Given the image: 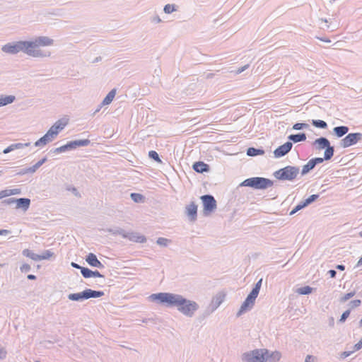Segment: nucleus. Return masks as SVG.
I'll return each instance as SVG.
<instances>
[{"label":"nucleus","instance_id":"1","mask_svg":"<svg viewBox=\"0 0 362 362\" xmlns=\"http://www.w3.org/2000/svg\"><path fill=\"white\" fill-rule=\"evenodd\" d=\"M54 44V40L47 36H39L32 40H21L15 42H8L1 47V51L9 54H16L23 52L33 57H49L51 55L49 51L40 49V47L51 46Z\"/></svg>","mask_w":362,"mask_h":362},{"label":"nucleus","instance_id":"2","mask_svg":"<svg viewBox=\"0 0 362 362\" xmlns=\"http://www.w3.org/2000/svg\"><path fill=\"white\" fill-rule=\"evenodd\" d=\"M148 298L152 302H156L168 308L175 307L180 313L189 317H192L199 308L197 302L173 293H153Z\"/></svg>","mask_w":362,"mask_h":362},{"label":"nucleus","instance_id":"3","mask_svg":"<svg viewBox=\"0 0 362 362\" xmlns=\"http://www.w3.org/2000/svg\"><path fill=\"white\" fill-rule=\"evenodd\" d=\"M272 180L262 177H254L245 180L240 186L250 187L255 189H266L273 185Z\"/></svg>","mask_w":362,"mask_h":362},{"label":"nucleus","instance_id":"4","mask_svg":"<svg viewBox=\"0 0 362 362\" xmlns=\"http://www.w3.org/2000/svg\"><path fill=\"white\" fill-rule=\"evenodd\" d=\"M269 350L266 349H255L242 355L243 362H267Z\"/></svg>","mask_w":362,"mask_h":362},{"label":"nucleus","instance_id":"5","mask_svg":"<svg viewBox=\"0 0 362 362\" xmlns=\"http://www.w3.org/2000/svg\"><path fill=\"white\" fill-rule=\"evenodd\" d=\"M299 171L297 166L287 165L275 171L273 175L277 180L292 181L297 177Z\"/></svg>","mask_w":362,"mask_h":362},{"label":"nucleus","instance_id":"6","mask_svg":"<svg viewBox=\"0 0 362 362\" xmlns=\"http://www.w3.org/2000/svg\"><path fill=\"white\" fill-rule=\"evenodd\" d=\"M200 199L203 203V213L205 216L209 215L216 209V201L212 195L204 194Z\"/></svg>","mask_w":362,"mask_h":362},{"label":"nucleus","instance_id":"7","mask_svg":"<svg viewBox=\"0 0 362 362\" xmlns=\"http://www.w3.org/2000/svg\"><path fill=\"white\" fill-rule=\"evenodd\" d=\"M362 139L361 133H350L348 134L344 139L340 141V146L343 148L349 147L356 144L358 141Z\"/></svg>","mask_w":362,"mask_h":362},{"label":"nucleus","instance_id":"8","mask_svg":"<svg viewBox=\"0 0 362 362\" xmlns=\"http://www.w3.org/2000/svg\"><path fill=\"white\" fill-rule=\"evenodd\" d=\"M293 147V144L291 141H286L283 145L279 146L274 151V156L276 158H281L286 156Z\"/></svg>","mask_w":362,"mask_h":362},{"label":"nucleus","instance_id":"9","mask_svg":"<svg viewBox=\"0 0 362 362\" xmlns=\"http://www.w3.org/2000/svg\"><path fill=\"white\" fill-rule=\"evenodd\" d=\"M185 214L190 221H195L197 218V205L192 202L185 207Z\"/></svg>","mask_w":362,"mask_h":362},{"label":"nucleus","instance_id":"10","mask_svg":"<svg viewBox=\"0 0 362 362\" xmlns=\"http://www.w3.org/2000/svg\"><path fill=\"white\" fill-rule=\"evenodd\" d=\"M86 262L92 267H97L99 269L105 268V266L99 261L97 256L93 253H89L86 257Z\"/></svg>","mask_w":362,"mask_h":362},{"label":"nucleus","instance_id":"11","mask_svg":"<svg viewBox=\"0 0 362 362\" xmlns=\"http://www.w3.org/2000/svg\"><path fill=\"white\" fill-rule=\"evenodd\" d=\"M55 135L51 132L49 129L47 132V133L39 139L35 143V146H42L46 145L47 143L52 141L54 138Z\"/></svg>","mask_w":362,"mask_h":362},{"label":"nucleus","instance_id":"12","mask_svg":"<svg viewBox=\"0 0 362 362\" xmlns=\"http://www.w3.org/2000/svg\"><path fill=\"white\" fill-rule=\"evenodd\" d=\"M30 206V199L29 198H16V209H21L25 212L28 210Z\"/></svg>","mask_w":362,"mask_h":362},{"label":"nucleus","instance_id":"13","mask_svg":"<svg viewBox=\"0 0 362 362\" xmlns=\"http://www.w3.org/2000/svg\"><path fill=\"white\" fill-rule=\"evenodd\" d=\"M192 169L199 173H208L210 171V166L203 161H197L192 165Z\"/></svg>","mask_w":362,"mask_h":362},{"label":"nucleus","instance_id":"14","mask_svg":"<svg viewBox=\"0 0 362 362\" xmlns=\"http://www.w3.org/2000/svg\"><path fill=\"white\" fill-rule=\"evenodd\" d=\"M330 145V142L326 137L321 136L320 138L316 139L313 142V146H315L317 150L325 149L327 146Z\"/></svg>","mask_w":362,"mask_h":362},{"label":"nucleus","instance_id":"15","mask_svg":"<svg viewBox=\"0 0 362 362\" xmlns=\"http://www.w3.org/2000/svg\"><path fill=\"white\" fill-rule=\"evenodd\" d=\"M124 238L129 239L131 241H134L136 243H143L146 241V238L145 236L141 235L138 233H134V232H131V233L126 232Z\"/></svg>","mask_w":362,"mask_h":362},{"label":"nucleus","instance_id":"16","mask_svg":"<svg viewBox=\"0 0 362 362\" xmlns=\"http://www.w3.org/2000/svg\"><path fill=\"white\" fill-rule=\"evenodd\" d=\"M254 305L255 302L246 298L245 300L242 303L240 310L237 313V317H240L242 314L252 309Z\"/></svg>","mask_w":362,"mask_h":362},{"label":"nucleus","instance_id":"17","mask_svg":"<svg viewBox=\"0 0 362 362\" xmlns=\"http://www.w3.org/2000/svg\"><path fill=\"white\" fill-rule=\"evenodd\" d=\"M86 290L80 293H70L68 295V298L72 301H83L87 300Z\"/></svg>","mask_w":362,"mask_h":362},{"label":"nucleus","instance_id":"18","mask_svg":"<svg viewBox=\"0 0 362 362\" xmlns=\"http://www.w3.org/2000/svg\"><path fill=\"white\" fill-rule=\"evenodd\" d=\"M66 122H62V120L57 121L50 128L49 130L57 136L60 131H62L65 126Z\"/></svg>","mask_w":362,"mask_h":362},{"label":"nucleus","instance_id":"19","mask_svg":"<svg viewBox=\"0 0 362 362\" xmlns=\"http://www.w3.org/2000/svg\"><path fill=\"white\" fill-rule=\"evenodd\" d=\"M349 130V129L346 126H338V127H334L333 133L337 137L341 138L343 136H344L345 134H346L348 133Z\"/></svg>","mask_w":362,"mask_h":362},{"label":"nucleus","instance_id":"20","mask_svg":"<svg viewBox=\"0 0 362 362\" xmlns=\"http://www.w3.org/2000/svg\"><path fill=\"white\" fill-rule=\"evenodd\" d=\"M306 134L303 132L298 133L296 134H290L288 136V140L293 143L304 141L306 140Z\"/></svg>","mask_w":362,"mask_h":362},{"label":"nucleus","instance_id":"21","mask_svg":"<svg viewBox=\"0 0 362 362\" xmlns=\"http://www.w3.org/2000/svg\"><path fill=\"white\" fill-rule=\"evenodd\" d=\"M86 298H96L104 296V292L102 291H95L90 288H86Z\"/></svg>","mask_w":362,"mask_h":362},{"label":"nucleus","instance_id":"22","mask_svg":"<svg viewBox=\"0 0 362 362\" xmlns=\"http://www.w3.org/2000/svg\"><path fill=\"white\" fill-rule=\"evenodd\" d=\"M16 100V97L14 95H0V107H3L7 105L8 104H11Z\"/></svg>","mask_w":362,"mask_h":362},{"label":"nucleus","instance_id":"23","mask_svg":"<svg viewBox=\"0 0 362 362\" xmlns=\"http://www.w3.org/2000/svg\"><path fill=\"white\" fill-rule=\"evenodd\" d=\"M70 142L71 144L73 150L77 148L78 147H81V146H88L90 144V141L88 139L74 140V141H71Z\"/></svg>","mask_w":362,"mask_h":362},{"label":"nucleus","instance_id":"24","mask_svg":"<svg viewBox=\"0 0 362 362\" xmlns=\"http://www.w3.org/2000/svg\"><path fill=\"white\" fill-rule=\"evenodd\" d=\"M264 151L262 149V148H256L255 147H249L247 149V156H259V155H264Z\"/></svg>","mask_w":362,"mask_h":362},{"label":"nucleus","instance_id":"25","mask_svg":"<svg viewBox=\"0 0 362 362\" xmlns=\"http://www.w3.org/2000/svg\"><path fill=\"white\" fill-rule=\"evenodd\" d=\"M116 95V89L111 90L101 103V105H107L112 103Z\"/></svg>","mask_w":362,"mask_h":362},{"label":"nucleus","instance_id":"26","mask_svg":"<svg viewBox=\"0 0 362 362\" xmlns=\"http://www.w3.org/2000/svg\"><path fill=\"white\" fill-rule=\"evenodd\" d=\"M22 254H23V255H24L27 257H29V258L32 259L33 260L40 261V255L34 253L33 251H31L28 249L23 250L22 252Z\"/></svg>","mask_w":362,"mask_h":362},{"label":"nucleus","instance_id":"27","mask_svg":"<svg viewBox=\"0 0 362 362\" xmlns=\"http://www.w3.org/2000/svg\"><path fill=\"white\" fill-rule=\"evenodd\" d=\"M315 165L313 164V161L310 160L305 165L303 166L300 174L302 176H304L309 173L313 169H314Z\"/></svg>","mask_w":362,"mask_h":362},{"label":"nucleus","instance_id":"28","mask_svg":"<svg viewBox=\"0 0 362 362\" xmlns=\"http://www.w3.org/2000/svg\"><path fill=\"white\" fill-rule=\"evenodd\" d=\"M72 146L70 141H69L65 145H63L60 147L56 148L53 150V153H61L69 151H72Z\"/></svg>","mask_w":362,"mask_h":362},{"label":"nucleus","instance_id":"29","mask_svg":"<svg viewBox=\"0 0 362 362\" xmlns=\"http://www.w3.org/2000/svg\"><path fill=\"white\" fill-rule=\"evenodd\" d=\"M334 146L329 145V146H327L325 149V152H324V159L325 160H330L333 156H334Z\"/></svg>","mask_w":362,"mask_h":362},{"label":"nucleus","instance_id":"30","mask_svg":"<svg viewBox=\"0 0 362 362\" xmlns=\"http://www.w3.org/2000/svg\"><path fill=\"white\" fill-rule=\"evenodd\" d=\"M107 231L112 235H119L123 238L125 237L126 234V231L124 229L118 227L107 228Z\"/></svg>","mask_w":362,"mask_h":362},{"label":"nucleus","instance_id":"31","mask_svg":"<svg viewBox=\"0 0 362 362\" xmlns=\"http://www.w3.org/2000/svg\"><path fill=\"white\" fill-rule=\"evenodd\" d=\"M130 197L136 203H143L145 201V197L139 193L132 192Z\"/></svg>","mask_w":362,"mask_h":362},{"label":"nucleus","instance_id":"32","mask_svg":"<svg viewBox=\"0 0 362 362\" xmlns=\"http://www.w3.org/2000/svg\"><path fill=\"white\" fill-rule=\"evenodd\" d=\"M312 124L320 129H326L327 127V124L325 121L321 119H313L311 122Z\"/></svg>","mask_w":362,"mask_h":362},{"label":"nucleus","instance_id":"33","mask_svg":"<svg viewBox=\"0 0 362 362\" xmlns=\"http://www.w3.org/2000/svg\"><path fill=\"white\" fill-rule=\"evenodd\" d=\"M281 358V354L279 351H274L270 353L269 351V358L267 362H276L279 361Z\"/></svg>","mask_w":362,"mask_h":362},{"label":"nucleus","instance_id":"34","mask_svg":"<svg viewBox=\"0 0 362 362\" xmlns=\"http://www.w3.org/2000/svg\"><path fill=\"white\" fill-rule=\"evenodd\" d=\"M224 296L221 295L216 296L213 300V310H216L223 301Z\"/></svg>","mask_w":362,"mask_h":362},{"label":"nucleus","instance_id":"35","mask_svg":"<svg viewBox=\"0 0 362 362\" xmlns=\"http://www.w3.org/2000/svg\"><path fill=\"white\" fill-rule=\"evenodd\" d=\"M313 291V288H311L309 286H303L300 288H298L296 291V292L300 295H308L311 293Z\"/></svg>","mask_w":362,"mask_h":362},{"label":"nucleus","instance_id":"36","mask_svg":"<svg viewBox=\"0 0 362 362\" xmlns=\"http://www.w3.org/2000/svg\"><path fill=\"white\" fill-rule=\"evenodd\" d=\"M355 294H356L355 291L347 293L339 298V302L341 303H344L346 302L348 300H349L350 298H351L352 297H354L355 296Z\"/></svg>","mask_w":362,"mask_h":362},{"label":"nucleus","instance_id":"37","mask_svg":"<svg viewBox=\"0 0 362 362\" xmlns=\"http://www.w3.org/2000/svg\"><path fill=\"white\" fill-rule=\"evenodd\" d=\"M163 11L165 13L170 14L177 11V6L175 4H166L163 8Z\"/></svg>","mask_w":362,"mask_h":362},{"label":"nucleus","instance_id":"38","mask_svg":"<svg viewBox=\"0 0 362 362\" xmlns=\"http://www.w3.org/2000/svg\"><path fill=\"white\" fill-rule=\"evenodd\" d=\"M319 197V194H312L310 197H308L307 199H305L303 202L305 204V206H308L309 204L314 202L315 200H317Z\"/></svg>","mask_w":362,"mask_h":362},{"label":"nucleus","instance_id":"39","mask_svg":"<svg viewBox=\"0 0 362 362\" xmlns=\"http://www.w3.org/2000/svg\"><path fill=\"white\" fill-rule=\"evenodd\" d=\"M361 305V300L359 299L353 300L348 304L349 309L350 311L354 308L359 307Z\"/></svg>","mask_w":362,"mask_h":362},{"label":"nucleus","instance_id":"40","mask_svg":"<svg viewBox=\"0 0 362 362\" xmlns=\"http://www.w3.org/2000/svg\"><path fill=\"white\" fill-rule=\"evenodd\" d=\"M148 157L158 163H162L158 153L155 151H150L148 152Z\"/></svg>","mask_w":362,"mask_h":362},{"label":"nucleus","instance_id":"41","mask_svg":"<svg viewBox=\"0 0 362 362\" xmlns=\"http://www.w3.org/2000/svg\"><path fill=\"white\" fill-rule=\"evenodd\" d=\"M81 273L82 276L86 279L91 278L92 270L87 267H83L81 268Z\"/></svg>","mask_w":362,"mask_h":362},{"label":"nucleus","instance_id":"42","mask_svg":"<svg viewBox=\"0 0 362 362\" xmlns=\"http://www.w3.org/2000/svg\"><path fill=\"white\" fill-rule=\"evenodd\" d=\"M40 255V260H42V259H49L50 257L54 256V254L52 251L47 250H45L42 255Z\"/></svg>","mask_w":362,"mask_h":362},{"label":"nucleus","instance_id":"43","mask_svg":"<svg viewBox=\"0 0 362 362\" xmlns=\"http://www.w3.org/2000/svg\"><path fill=\"white\" fill-rule=\"evenodd\" d=\"M47 157H44L32 166V170L35 173L36 170L47 161Z\"/></svg>","mask_w":362,"mask_h":362},{"label":"nucleus","instance_id":"44","mask_svg":"<svg viewBox=\"0 0 362 362\" xmlns=\"http://www.w3.org/2000/svg\"><path fill=\"white\" fill-rule=\"evenodd\" d=\"M170 242V240L165 238H158L156 240V243L160 246L166 247L168 243Z\"/></svg>","mask_w":362,"mask_h":362},{"label":"nucleus","instance_id":"45","mask_svg":"<svg viewBox=\"0 0 362 362\" xmlns=\"http://www.w3.org/2000/svg\"><path fill=\"white\" fill-rule=\"evenodd\" d=\"M306 207L305 206V204H303V202H301L300 203H299L298 204H297L293 209L292 211L290 212V215H293L295 214L296 212H298V211L303 209V208Z\"/></svg>","mask_w":362,"mask_h":362},{"label":"nucleus","instance_id":"46","mask_svg":"<svg viewBox=\"0 0 362 362\" xmlns=\"http://www.w3.org/2000/svg\"><path fill=\"white\" fill-rule=\"evenodd\" d=\"M309 127V125L306 123H296L293 126V129L295 130H300L303 129H308Z\"/></svg>","mask_w":362,"mask_h":362},{"label":"nucleus","instance_id":"47","mask_svg":"<svg viewBox=\"0 0 362 362\" xmlns=\"http://www.w3.org/2000/svg\"><path fill=\"white\" fill-rule=\"evenodd\" d=\"M259 292H257L256 290L252 289L250 293L247 295V298L250 300H251L253 302H255V299L258 296Z\"/></svg>","mask_w":362,"mask_h":362},{"label":"nucleus","instance_id":"48","mask_svg":"<svg viewBox=\"0 0 362 362\" xmlns=\"http://www.w3.org/2000/svg\"><path fill=\"white\" fill-rule=\"evenodd\" d=\"M350 313H351L350 310H346V311H344L341 314V317H340V318L339 320V323L344 322L346 320V319L349 317Z\"/></svg>","mask_w":362,"mask_h":362},{"label":"nucleus","instance_id":"49","mask_svg":"<svg viewBox=\"0 0 362 362\" xmlns=\"http://www.w3.org/2000/svg\"><path fill=\"white\" fill-rule=\"evenodd\" d=\"M34 170H32V166L26 168L21 169L19 172L17 173V175H23L28 173H34Z\"/></svg>","mask_w":362,"mask_h":362},{"label":"nucleus","instance_id":"50","mask_svg":"<svg viewBox=\"0 0 362 362\" xmlns=\"http://www.w3.org/2000/svg\"><path fill=\"white\" fill-rule=\"evenodd\" d=\"M29 145H30V143H25V144L16 143V144H12L11 146H12V148H13V149L14 151L16 149L23 148L25 146H28Z\"/></svg>","mask_w":362,"mask_h":362},{"label":"nucleus","instance_id":"51","mask_svg":"<svg viewBox=\"0 0 362 362\" xmlns=\"http://www.w3.org/2000/svg\"><path fill=\"white\" fill-rule=\"evenodd\" d=\"M30 269H31L30 265H29L28 264H26V263L22 264L20 267V270L23 273L28 272L30 271Z\"/></svg>","mask_w":362,"mask_h":362},{"label":"nucleus","instance_id":"52","mask_svg":"<svg viewBox=\"0 0 362 362\" xmlns=\"http://www.w3.org/2000/svg\"><path fill=\"white\" fill-rule=\"evenodd\" d=\"M16 198H8V199H4L1 202V204H5V205H11L13 204H16Z\"/></svg>","mask_w":362,"mask_h":362},{"label":"nucleus","instance_id":"53","mask_svg":"<svg viewBox=\"0 0 362 362\" xmlns=\"http://www.w3.org/2000/svg\"><path fill=\"white\" fill-rule=\"evenodd\" d=\"M313 164L316 166L317 164H320V163H323L324 160H325L324 159V158H319V157H316V158H313L312 159H310Z\"/></svg>","mask_w":362,"mask_h":362},{"label":"nucleus","instance_id":"54","mask_svg":"<svg viewBox=\"0 0 362 362\" xmlns=\"http://www.w3.org/2000/svg\"><path fill=\"white\" fill-rule=\"evenodd\" d=\"M262 279H260L255 285V286L252 288L253 290H256L257 292L259 293L261 286H262Z\"/></svg>","mask_w":362,"mask_h":362},{"label":"nucleus","instance_id":"55","mask_svg":"<svg viewBox=\"0 0 362 362\" xmlns=\"http://www.w3.org/2000/svg\"><path fill=\"white\" fill-rule=\"evenodd\" d=\"M6 356V351L0 345V359H4Z\"/></svg>","mask_w":362,"mask_h":362},{"label":"nucleus","instance_id":"56","mask_svg":"<svg viewBox=\"0 0 362 362\" xmlns=\"http://www.w3.org/2000/svg\"><path fill=\"white\" fill-rule=\"evenodd\" d=\"M91 277L104 278V275L101 274L98 270L92 271Z\"/></svg>","mask_w":362,"mask_h":362},{"label":"nucleus","instance_id":"57","mask_svg":"<svg viewBox=\"0 0 362 362\" xmlns=\"http://www.w3.org/2000/svg\"><path fill=\"white\" fill-rule=\"evenodd\" d=\"M249 67V64H246L243 66H241L240 68H238L237 70H236V74H241L242 72H243L244 71H245L247 69H248Z\"/></svg>","mask_w":362,"mask_h":362},{"label":"nucleus","instance_id":"58","mask_svg":"<svg viewBox=\"0 0 362 362\" xmlns=\"http://www.w3.org/2000/svg\"><path fill=\"white\" fill-rule=\"evenodd\" d=\"M249 67V64H246L243 66H241L240 68H238L237 70H236V74H241L242 72H243L244 71H245L247 69H248Z\"/></svg>","mask_w":362,"mask_h":362},{"label":"nucleus","instance_id":"59","mask_svg":"<svg viewBox=\"0 0 362 362\" xmlns=\"http://www.w3.org/2000/svg\"><path fill=\"white\" fill-rule=\"evenodd\" d=\"M305 362H315V357L312 355H308L305 357Z\"/></svg>","mask_w":362,"mask_h":362},{"label":"nucleus","instance_id":"60","mask_svg":"<svg viewBox=\"0 0 362 362\" xmlns=\"http://www.w3.org/2000/svg\"><path fill=\"white\" fill-rule=\"evenodd\" d=\"M11 195L21 194V189L20 188L11 189Z\"/></svg>","mask_w":362,"mask_h":362},{"label":"nucleus","instance_id":"61","mask_svg":"<svg viewBox=\"0 0 362 362\" xmlns=\"http://www.w3.org/2000/svg\"><path fill=\"white\" fill-rule=\"evenodd\" d=\"M354 351L360 350L362 348V338L358 343H356L354 345Z\"/></svg>","mask_w":362,"mask_h":362},{"label":"nucleus","instance_id":"62","mask_svg":"<svg viewBox=\"0 0 362 362\" xmlns=\"http://www.w3.org/2000/svg\"><path fill=\"white\" fill-rule=\"evenodd\" d=\"M353 351H344L341 354V358H346V357L349 356Z\"/></svg>","mask_w":362,"mask_h":362},{"label":"nucleus","instance_id":"63","mask_svg":"<svg viewBox=\"0 0 362 362\" xmlns=\"http://www.w3.org/2000/svg\"><path fill=\"white\" fill-rule=\"evenodd\" d=\"M328 274L331 278H335L337 275V272L334 269H330L328 271Z\"/></svg>","mask_w":362,"mask_h":362},{"label":"nucleus","instance_id":"64","mask_svg":"<svg viewBox=\"0 0 362 362\" xmlns=\"http://www.w3.org/2000/svg\"><path fill=\"white\" fill-rule=\"evenodd\" d=\"M13 151V148L11 146V144L9 146H8L7 148H6L5 149L3 150V153L6 154V153H10V152H11Z\"/></svg>","mask_w":362,"mask_h":362}]
</instances>
